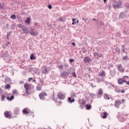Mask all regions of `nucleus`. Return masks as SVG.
Wrapping results in <instances>:
<instances>
[{"label":"nucleus","mask_w":129,"mask_h":129,"mask_svg":"<svg viewBox=\"0 0 129 129\" xmlns=\"http://www.w3.org/2000/svg\"><path fill=\"white\" fill-rule=\"evenodd\" d=\"M24 88L25 89V93L27 95H31V92L29 91L34 89V86H31L28 83H26L24 84Z\"/></svg>","instance_id":"f257e3e1"},{"label":"nucleus","mask_w":129,"mask_h":129,"mask_svg":"<svg viewBox=\"0 0 129 129\" xmlns=\"http://www.w3.org/2000/svg\"><path fill=\"white\" fill-rule=\"evenodd\" d=\"M113 9H122V3L120 2L115 1L113 4Z\"/></svg>","instance_id":"f03ea898"},{"label":"nucleus","mask_w":129,"mask_h":129,"mask_svg":"<svg viewBox=\"0 0 129 129\" xmlns=\"http://www.w3.org/2000/svg\"><path fill=\"white\" fill-rule=\"evenodd\" d=\"M57 97L59 100H64L66 98L65 94L62 93V92H59L57 94Z\"/></svg>","instance_id":"7ed1b4c3"},{"label":"nucleus","mask_w":129,"mask_h":129,"mask_svg":"<svg viewBox=\"0 0 129 129\" xmlns=\"http://www.w3.org/2000/svg\"><path fill=\"white\" fill-rule=\"evenodd\" d=\"M46 96H48V94L46 92H41L39 94V97L41 100H45Z\"/></svg>","instance_id":"20e7f679"},{"label":"nucleus","mask_w":129,"mask_h":129,"mask_svg":"<svg viewBox=\"0 0 129 129\" xmlns=\"http://www.w3.org/2000/svg\"><path fill=\"white\" fill-rule=\"evenodd\" d=\"M31 36H38L39 35V32H38V31H36L35 32V29L34 28H31V31L29 33Z\"/></svg>","instance_id":"39448f33"},{"label":"nucleus","mask_w":129,"mask_h":129,"mask_svg":"<svg viewBox=\"0 0 129 129\" xmlns=\"http://www.w3.org/2000/svg\"><path fill=\"white\" fill-rule=\"evenodd\" d=\"M121 104V100H116L114 104V106L117 108H119V105Z\"/></svg>","instance_id":"423d86ee"},{"label":"nucleus","mask_w":129,"mask_h":129,"mask_svg":"<svg viewBox=\"0 0 129 129\" xmlns=\"http://www.w3.org/2000/svg\"><path fill=\"white\" fill-rule=\"evenodd\" d=\"M93 55L96 59H99V58L102 57V53H101L94 52Z\"/></svg>","instance_id":"0eeeda50"},{"label":"nucleus","mask_w":129,"mask_h":129,"mask_svg":"<svg viewBox=\"0 0 129 129\" xmlns=\"http://www.w3.org/2000/svg\"><path fill=\"white\" fill-rule=\"evenodd\" d=\"M92 60V59L89 56H86L83 59L84 63H90Z\"/></svg>","instance_id":"6e6552de"},{"label":"nucleus","mask_w":129,"mask_h":129,"mask_svg":"<svg viewBox=\"0 0 129 129\" xmlns=\"http://www.w3.org/2000/svg\"><path fill=\"white\" fill-rule=\"evenodd\" d=\"M68 74L69 73L67 72H62L60 74V76L62 78L65 79L67 77H68Z\"/></svg>","instance_id":"1a4fd4ad"},{"label":"nucleus","mask_w":129,"mask_h":129,"mask_svg":"<svg viewBox=\"0 0 129 129\" xmlns=\"http://www.w3.org/2000/svg\"><path fill=\"white\" fill-rule=\"evenodd\" d=\"M119 17L120 19H124L125 18H127L126 14H125V12H121L119 15Z\"/></svg>","instance_id":"9d476101"},{"label":"nucleus","mask_w":129,"mask_h":129,"mask_svg":"<svg viewBox=\"0 0 129 129\" xmlns=\"http://www.w3.org/2000/svg\"><path fill=\"white\" fill-rule=\"evenodd\" d=\"M118 84H119V85H121V84H123V83L125 82L126 83V80L125 79H119L117 81Z\"/></svg>","instance_id":"9b49d317"},{"label":"nucleus","mask_w":129,"mask_h":129,"mask_svg":"<svg viewBox=\"0 0 129 129\" xmlns=\"http://www.w3.org/2000/svg\"><path fill=\"white\" fill-rule=\"evenodd\" d=\"M4 115L6 118H12V116L10 114L9 111H6L4 112Z\"/></svg>","instance_id":"f8f14e48"},{"label":"nucleus","mask_w":129,"mask_h":129,"mask_svg":"<svg viewBox=\"0 0 129 129\" xmlns=\"http://www.w3.org/2000/svg\"><path fill=\"white\" fill-rule=\"evenodd\" d=\"M102 95H103V90H102V89H99L97 93V96H99V97L100 98Z\"/></svg>","instance_id":"ddd939ff"},{"label":"nucleus","mask_w":129,"mask_h":129,"mask_svg":"<svg viewBox=\"0 0 129 129\" xmlns=\"http://www.w3.org/2000/svg\"><path fill=\"white\" fill-rule=\"evenodd\" d=\"M118 69L119 71L121 72V73H123V72H124V69L122 68V66L121 64H120L118 66Z\"/></svg>","instance_id":"4468645a"},{"label":"nucleus","mask_w":129,"mask_h":129,"mask_svg":"<svg viewBox=\"0 0 129 129\" xmlns=\"http://www.w3.org/2000/svg\"><path fill=\"white\" fill-rule=\"evenodd\" d=\"M82 100L83 101V102L80 104V107L82 108V109H83L85 104H86V101L84 100V99H82Z\"/></svg>","instance_id":"2eb2a0df"},{"label":"nucleus","mask_w":129,"mask_h":129,"mask_svg":"<svg viewBox=\"0 0 129 129\" xmlns=\"http://www.w3.org/2000/svg\"><path fill=\"white\" fill-rule=\"evenodd\" d=\"M68 101L70 103H73V102H75V99L72 97H69L68 99Z\"/></svg>","instance_id":"dca6fc26"},{"label":"nucleus","mask_w":129,"mask_h":129,"mask_svg":"<svg viewBox=\"0 0 129 129\" xmlns=\"http://www.w3.org/2000/svg\"><path fill=\"white\" fill-rule=\"evenodd\" d=\"M23 113L24 114H30V113L32 114V112H29V111L27 110V108H24L22 110Z\"/></svg>","instance_id":"f3484780"},{"label":"nucleus","mask_w":129,"mask_h":129,"mask_svg":"<svg viewBox=\"0 0 129 129\" xmlns=\"http://www.w3.org/2000/svg\"><path fill=\"white\" fill-rule=\"evenodd\" d=\"M107 116H108V113H107V112H104L103 113V116H102V118L103 119H105V118H106V117H107Z\"/></svg>","instance_id":"a211bd4d"},{"label":"nucleus","mask_w":129,"mask_h":129,"mask_svg":"<svg viewBox=\"0 0 129 129\" xmlns=\"http://www.w3.org/2000/svg\"><path fill=\"white\" fill-rule=\"evenodd\" d=\"M22 31L24 34H26L28 35L29 34V30H28V28H24L23 29H22Z\"/></svg>","instance_id":"6ab92c4d"},{"label":"nucleus","mask_w":129,"mask_h":129,"mask_svg":"<svg viewBox=\"0 0 129 129\" xmlns=\"http://www.w3.org/2000/svg\"><path fill=\"white\" fill-rule=\"evenodd\" d=\"M42 73L43 74H47L48 73V69L47 68H44L43 70L42 71Z\"/></svg>","instance_id":"aec40b11"},{"label":"nucleus","mask_w":129,"mask_h":129,"mask_svg":"<svg viewBox=\"0 0 129 129\" xmlns=\"http://www.w3.org/2000/svg\"><path fill=\"white\" fill-rule=\"evenodd\" d=\"M3 57H5V58H7V57H9V52L8 51H6L2 54Z\"/></svg>","instance_id":"412c9836"},{"label":"nucleus","mask_w":129,"mask_h":129,"mask_svg":"<svg viewBox=\"0 0 129 129\" xmlns=\"http://www.w3.org/2000/svg\"><path fill=\"white\" fill-rule=\"evenodd\" d=\"M36 89L38 91H40V90H41L42 86H41V84H38L37 86H36Z\"/></svg>","instance_id":"4be33fe9"},{"label":"nucleus","mask_w":129,"mask_h":129,"mask_svg":"<svg viewBox=\"0 0 129 129\" xmlns=\"http://www.w3.org/2000/svg\"><path fill=\"white\" fill-rule=\"evenodd\" d=\"M19 113H20V109L17 108L14 110V114H19Z\"/></svg>","instance_id":"5701e85b"},{"label":"nucleus","mask_w":129,"mask_h":129,"mask_svg":"<svg viewBox=\"0 0 129 129\" xmlns=\"http://www.w3.org/2000/svg\"><path fill=\"white\" fill-rule=\"evenodd\" d=\"M25 22L26 23V24H31V18H27L26 20L25 21Z\"/></svg>","instance_id":"b1692460"},{"label":"nucleus","mask_w":129,"mask_h":129,"mask_svg":"<svg viewBox=\"0 0 129 129\" xmlns=\"http://www.w3.org/2000/svg\"><path fill=\"white\" fill-rule=\"evenodd\" d=\"M104 99H106L107 100L110 99L109 95H108L107 94H105L104 95Z\"/></svg>","instance_id":"393cba45"},{"label":"nucleus","mask_w":129,"mask_h":129,"mask_svg":"<svg viewBox=\"0 0 129 129\" xmlns=\"http://www.w3.org/2000/svg\"><path fill=\"white\" fill-rule=\"evenodd\" d=\"M30 59L31 60H36L37 59V57H36V56H35V55H34L33 53H32L31 55H30Z\"/></svg>","instance_id":"a878e982"},{"label":"nucleus","mask_w":129,"mask_h":129,"mask_svg":"<svg viewBox=\"0 0 129 129\" xmlns=\"http://www.w3.org/2000/svg\"><path fill=\"white\" fill-rule=\"evenodd\" d=\"M122 60L123 61H127V60H129L128 56L125 55V56H123L122 58Z\"/></svg>","instance_id":"bb28decb"},{"label":"nucleus","mask_w":129,"mask_h":129,"mask_svg":"<svg viewBox=\"0 0 129 129\" xmlns=\"http://www.w3.org/2000/svg\"><path fill=\"white\" fill-rule=\"evenodd\" d=\"M14 98H15V97L14 96V95L11 96L10 98V97H7V100H10V101H12V100H13V99H14Z\"/></svg>","instance_id":"cd10ccee"},{"label":"nucleus","mask_w":129,"mask_h":129,"mask_svg":"<svg viewBox=\"0 0 129 129\" xmlns=\"http://www.w3.org/2000/svg\"><path fill=\"white\" fill-rule=\"evenodd\" d=\"M115 92H117V93H120V89H119V88H118V87H115Z\"/></svg>","instance_id":"c85d7f7f"},{"label":"nucleus","mask_w":129,"mask_h":129,"mask_svg":"<svg viewBox=\"0 0 129 129\" xmlns=\"http://www.w3.org/2000/svg\"><path fill=\"white\" fill-rule=\"evenodd\" d=\"M5 4H2V3L0 2V10H4L5 8Z\"/></svg>","instance_id":"c756f323"},{"label":"nucleus","mask_w":129,"mask_h":129,"mask_svg":"<svg viewBox=\"0 0 129 129\" xmlns=\"http://www.w3.org/2000/svg\"><path fill=\"white\" fill-rule=\"evenodd\" d=\"M99 76H101V77H103L105 76V72L104 71H102V73L99 74Z\"/></svg>","instance_id":"7c9ffc66"},{"label":"nucleus","mask_w":129,"mask_h":129,"mask_svg":"<svg viewBox=\"0 0 129 129\" xmlns=\"http://www.w3.org/2000/svg\"><path fill=\"white\" fill-rule=\"evenodd\" d=\"M115 50L116 52L118 53V54H119V53H120V49L118 47H116L115 48Z\"/></svg>","instance_id":"2f4dec72"},{"label":"nucleus","mask_w":129,"mask_h":129,"mask_svg":"<svg viewBox=\"0 0 129 129\" xmlns=\"http://www.w3.org/2000/svg\"><path fill=\"white\" fill-rule=\"evenodd\" d=\"M17 27L18 28H19V29H22V30L25 28L24 25H22V24H18Z\"/></svg>","instance_id":"473e14b6"},{"label":"nucleus","mask_w":129,"mask_h":129,"mask_svg":"<svg viewBox=\"0 0 129 129\" xmlns=\"http://www.w3.org/2000/svg\"><path fill=\"white\" fill-rule=\"evenodd\" d=\"M90 96L91 98H96V94H90Z\"/></svg>","instance_id":"72a5a7b5"},{"label":"nucleus","mask_w":129,"mask_h":129,"mask_svg":"<svg viewBox=\"0 0 129 129\" xmlns=\"http://www.w3.org/2000/svg\"><path fill=\"white\" fill-rule=\"evenodd\" d=\"M13 94H15L16 95H18L19 94V92H18V90L15 89L13 91Z\"/></svg>","instance_id":"f704fd0d"},{"label":"nucleus","mask_w":129,"mask_h":129,"mask_svg":"<svg viewBox=\"0 0 129 129\" xmlns=\"http://www.w3.org/2000/svg\"><path fill=\"white\" fill-rule=\"evenodd\" d=\"M11 85L10 84H8L5 86V89H10Z\"/></svg>","instance_id":"c9c22d12"},{"label":"nucleus","mask_w":129,"mask_h":129,"mask_svg":"<svg viewBox=\"0 0 129 129\" xmlns=\"http://www.w3.org/2000/svg\"><path fill=\"white\" fill-rule=\"evenodd\" d=\"M12 33H13V31H12L7 33V38L8 40H9V36L12 35Z\"/></svg>","instance_id":"e433bc0d"},{"label":"nucleus","mask_w":129,"mask_h":129,"mask_svg":"<svg viewBox=\"0 0 129 129\" xmlns=\"http://www.w3.org/2000/svg\"><path fill=\"white\" fill-rule=\"evenodd\" d=\"M81 50H82V51L83 54H85V53H86V52H87V50H86V49H85V48L82 47V48H81Z\"/></svg>","instance_id":"4c0bfd02"},{"label":"nucleus","mask_w":129,"mask_h":129,"mask_svg":"<svg viewBox=\"0 0 129 129\" xmlns=\"http://www.w3.org/2000/svg\"><path fill=\"white\" fill-rule=\"evenodd\" d=\"M86 109L88 110L91 109V105H86Z\"/></svg>","instance_id":"58836bf2"},{"label":"nucleus","mask_w":129,"mask_h":129,"mask_svg":"<svg viewBox=\"0 0 129 129\" xmlns=\"http://www.w3.org/2000/svg\"><path fill=\"white\" fill-rule=\"evenodd\" d=\"M10 18L11 19H13V20H16L17 17L16 16V14H14L13 15H11Z\"/></svg>","instance_id":"ea45409f"},{"label":"nucleus","mask_w":129,"mask_h":129,"mask_svg":"<svg viewBox=\"0 0 129 129\" xmlns=\"http://www.w3.org/2000/svg\"><path fill=\"white\" fill-rule=\"evenodd\" d=\"M57 21H58V22H63V19L62 17H59Z\"/></svg>","instance_id":"a19ab883"},{"label":"nucleus","mask_w":129,"mask_h":129,"mask_svg":"<svg viewBox=\"0 0 129 129\" xmlns=\"http://www.w3.org/2000/svg\"><path fill=\"white\" fill-rule=\"evenodd\" d=\"M1 97H2L1 98L2 101H4V100H5V99L6 98V96L2 95Z\"/></svg>","instance_id":"79ce46f5"},{"label":"nucleus","mask_w":129,"mask_h":129,"mask_svg":"<svg viewBox=\"0 0 129 129\" xmlns=\"http://www.w3.org/2000/svg\"><path fill=\"white\" fill-rule=\"evenodd\" d=\"M72 98H74V97H76V94L73 93L71 95V97Z\"/></svg>","instance_id":"37998d69"},{"label":"nucleus","mask_w":129,"mask_h":129,"mask_svg":"<svg viewBox=\"0 0 129 129\" xmlns=\"http://www.w3.org/2000/svg\"><path fill=\"white\" fill-rule=\"evenodd\" d=\"M73 22H72V25H75L76 24V19H72Z\"/></svg>","instance_id":"c03bdc74"},{"label":"nucleus","mask_w":129,"mask_h":129,"mask_svg":"<svg viewBox=\"0 0 129 129\" xmlns=\"http://www.w3.org/2000/svg\"><path fill=\"white\" fill-rule=\"evenodd\" d=\"M72 75L73 77H75V78L77 77V75H76V73H75V72L73 73Z\"/></svg>","instance_id":"a18cd8bd"},{"label":"nucleus","mask_w":129,"mask_h":129,"mask_svg":"<svg viewBox=\"0 0 129 129\" xmlns=\"http://www.w3.org/2000/svg\"><path fill=\"white\" fill-rule=\"evenodd\" d=\"M75 60H74V59L73 58H71L69 59V62L70 63H73Z\"/></svg>","instance_id":"49530a36"},{"label":"nucleus","mask_w":129,"mask_h":129,"mask_svg":"<svg viewBox=\"0 0 129 129\" xmlns=\"http://www.w3.org/2000/svg\"><path fill=\"white\" fill-rule=\"evenodd\" d=\"M64 68H69V64L68 63H64Z\"/></svg>","instance_id":"de8ad7c7"},{"label":"nucleus","mask_w":129,"mask_h":129,"mask_svg":"<svg viewBox=\"0 0 129 129\" xmlns=\"http://www.w3.org/2000/svg\"><path fill=\"white\" fill-rule=\"evenodd\" d=\"M5 46H6V47H8L9 45H11V43H10L9 41H8L7 43L5 44Z\"/></svg>","instance_id":"09e8293b"},{"label":"nucleus","mask_w":129,"mask_h":129,"mask_svg":"<svg viewBox=\"0 0 129 129\" xmlns=\"http://www.w3.org/2000/svg\"><path fill=\"white\" fill-rule=\"evenodd\" d=\"M11 81V79H6L5 80V83H8V81Z\"/></svg>","instance_id":"8fccbe9b"},{"label":"nucleus","mask_w":129,"mask_h":129,"mask_svg":"<svg viewBox=\"0 0 129 129\" xmlns=\"http://www.w3.org/2000/svg\"><path fill=\"white\" fill-rule=\"evenodd\" d=\"M48 9H49V10H51L52 9V5H49L48 6Z\"/></svg>","instance_id":"3c124183"},{"label":"nucleus","mask_w":129,"mask_h":129,"mask_svg":"<svg viewBox=\"0 0 129 129\" xmlns=\"http://www.w3.org/2000/svg\"><path fill=\"white\" fill-rule=\"evenodd\" d=\"M123 79H125V78H127V79H128V76H125L123 77Z\"/></svg>","instance_id":"603ef678"},{"label":"nucleus","mask_w":129,"mask_h":129,"mask_svg":"<svg viewBox=\"0 0 129 129\" xmlns=\"http://www.w3.org/2000/svg\"><path fill=\"white\" fill-rule=\"evenodd\" d=\"M52 100H53V101H55V103L57 101V99H55V98H52Z\"/></svg>","instance_id":"864d4df0"},{"label":"nucleus","mask_w":129,"mask_h":129,"mask_svg":"<svg viewBox=\"0 0 129 129\" xmlns=\"http://www.w3.org/2000/svg\"><path fill=\"white\" fill-rule=\"evenodd\" d=\"M82 20L84 21L85 23H86V22H87V19H84V17H83Z\"/></svg>","instance_id":"5fc2aeb1"},{"label":"nucleus","mask_w":129,"mask_h":129,"mask_svg":"<svg viewBox=\"0 0 129 129\" xmlns=\"http://www.w3.org/2000/svg\"><path fill=\"white\" fill-rule=\"evenodd\" d=\"M33 79V78H29L28 79V82H31V81Z\"/></svg>","instance_id":"6e6d98bb"},{"label":"nucleus","mask_w":129,"mask_h":129,"mask_svg":"<svg viewBox=\"0 0 129 129\" xmlns=\"http://www.w3.org/2000/svg\"><path fill=\"white\" fill-rule=\"evenodd\" d=\"M40 83H44V80H40L39 81Z\"/></svg>","instance_id":"4d7b16f0"},{"label":"nucleus","mask_w":129,"mask_h":129,"mask_svg":"<svg viewBox=\"0 0 129 129\" xmlns=\"http://www.w3.org/2000/svg\"><path fill=\"white\" fill-rule=\"evenodd\" d=\"M24 81H21L20 82V84H24Z\"/></svg>","instance_id":"13d9d810"},{"label":"nucleus","mask_w":129,"mask_h":129,"mask_svg":"<svg viewBox=\"0 0 129 129\" xmlns=\"http://www.w3.org/2000/svg\"><path fill=\"white\" fill-rule=\"evenodd\" d=\"M3 89L0 88V94H2V93H3Z\"/></svg>","instance_id":"bf43d9fd"},{"label":"nucleus","mask_w":129,"mask_h":129,"mask_svg":"<svg viewBox=\"0 0 129 129\" xmlns=\"http://www.w3.org/2000/svg\"><path fill=\"white\" fill-rule=\"evenodd\" d=\"M3 48H4V49H6V48H7V46H6L5 44H4V45L2 46Z\"/></svg>","instance_id":"052dcab7"},{"label":"nucleus","mask_w":129,"mask_h":129,"mask_svg":"<svg viewBox=\"0 0 129 129\" xmlns=\"http://www.w3.org/2000/svg\"><path fill=\"white\" fill-rule=\"evenodd\" d=\"M59 68H60V69H62L63 68V65L61 64L59 66Z\"/></svg>","instance_id":"680f3d73"},{"label":"nucleus","mask_w":129,"mask_h":129,"mask_svg":"<svg viewBox=\"0 0 129 129\" xmlns=\"http://www.w3.org/2000/svg\"><path fill=\"white\" fill-rule=\"evenodd\" d=\"M126 97L129 99V94H127L126 95Z\"/></svg>","instance_id":"e2e57ef3"},{"label":"nucleus","mask_w":129,"mask_h":129,"mask_svg":"<svg viewBox=\"0 0 129 129\" xmlns=\"http://www.w3.org/2000/svg\"><path fill=\"white\" fill-rule=\"evenodd\" d=\"M91 67H89V68H88V71H91Z\"/></svg>","instance_id":"0e129e2a"},{"label":"nucleus","mask_w":129,"mask_h":129,"mask_svg":"<svg viewBox=\"0 0 129 129\" xmlns=\"http://www.w3.org/2000/svg\"><path fill=\"white\" fill-rule=\"evenodd\" d=\"M72 45L73 46H75L76 45V44H75V42H73V43H72Z\"/></svg>","instance_id":"69168bd1"},{"label":"nucleus","mask_w":129,"mask_h":129,"mask_svg":"<svg viewBox=\"0 0 129 129\" xmlns=\"http://www.w3.org/2000/svg\"><path fill=\"white\" fill-rule=\"evenodd\" d=\"M124 92H125L124 90H121V93H124Z\"/></svg>","instance_id":"338daca9"},{"label":"nucleus","mask_w":129,"mask_h":129,"mask_svg":"<svg viewBox=\"0 0 129 129\" xmlns=\"http://www.w3.org/2000/svg\"><path fill=\"white\" fill-rule=\"evenodd\" d=\"M126 8H127V9H129V4L126 6Z\"/></svg>","instance_id":"774afa93"}]
</instances>
